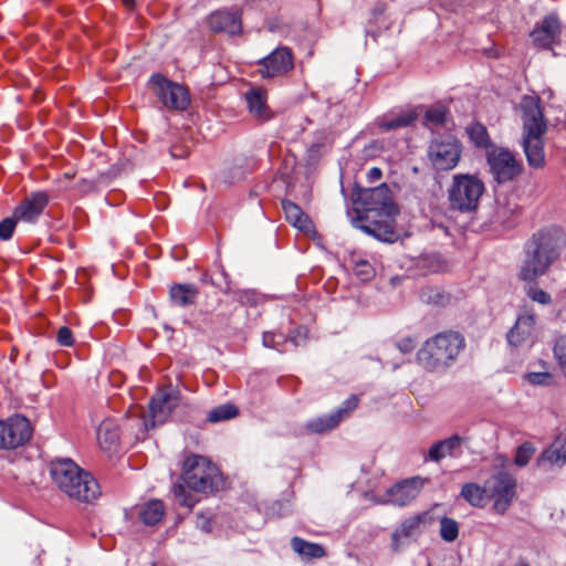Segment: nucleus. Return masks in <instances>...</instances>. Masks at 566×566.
<instances>
[{
	"label": "nucleus",
	"instance_id": "f257e3e1",
	"mask_svg": "<svg viewBox=\"0 0 566 566\" xmlns=\"http://www.w3.org/2000/svg\"><path fill=\"white\" fill-rule=\"evenodd\" d=\"M181 479L185 484H175L174 494L179 504L188 509H191L197 500L187 491L186 486L201 493H212L223 486L219 469L201 455H191L186 459Z\"/></svg>",
	"mask_w": 566,
	"mask_h": 566
},
{
	"label": "nucleus",
	"instance_id": "f03ea898",
	"mask_svg": "<svg viewBox=\"0 0 566 566\" xmlns=\"http://www.w3.org/2000/svg\"><path fill=\"white\" fill-rule=\"evenodd\" d=\"M518 111L522 119V146L528 166L538 169L545 165L544 136L547 123L537 96L522 97Z\"/></svg>",
	"mask_w": 566,
	"mask_h": 566
},
{
	"label": "nucleus",
	"instance_id": "7ed1b4c3",
	"mask_svg": "<svg viewBox=\"0 0 566 566\" xmlns=\"http://www.w3.org/2000/svg\"><path fill=\"white\" fill-rule=\"evenodd\" d=\"M50 474L56 486L70 499L92 503L101 495L99 485L94 476L69 458L52 461Z\"/></svg>",
	"mask_w": 566,
	"mask_h": 566
},
{
	"label": "nucleus",
	"instance_id": "20e7f679",
	"mask_svg": "<svg viewBox=\"0 0 566 566\" xmlns=\"http://www.w3.org/2000/svg\"><path fill=\"white\" fill-rule=\"evenodd\" d=\"M465 347L462 334L447 331L427 339L417 353V360L429 371L449 368Z\"/></svg>",
	"mask_w": 566,
	"mask_h": 566
},
{
	"label": "nucleus",
	"instance_id": "39448f33",
	"mask_svg": "<svg viewBox=\"0 0 566 566\" xmlns=\"http://www.w3.org/2000/svg\"><path fill=\"white\" fill-rule=\"evenodd\" d=\"M525 258L521 265L520 277L534 281L544 275L559 256L557 240L546 231L535 233L525 244Z\"/></svg>",
	"mask_w": 566,
	"mask_h": 566
},
{
	"label": "nucleus",
	"instance_id": "423d86ee",
	"mask_svg": "<svg viewBox=\"0 0 566 566\" xmlns=\"http://www.w3.org/2000/svg\"><path fill=\"white\" fill-rule=\"evenodd\" d=\"M484 191V182L478 176L457 174L448 189L450 207L460 212L475 211Z\"/></svg>",
	"mask_w": 566,
	"mask_h": 566
},
{
	"label": "nucleus",
	"instance_id": "0eeeda50",
	"mask_svg": "<svg viewBox=\"0 0 566 566\" xmlns=\"http://www.w3.org/2000/svg\"><path fill=\"white\" fill-rule=\"evenodd\" d=\"M461 144L453 136L434 138L428 147L431 165L441 171L453 169L461 158Z\"/></svg>",
	"mask_w": 566,
	"mask_h": 566
},
{
	"label": "nucleus",
	"instance_id": "6e6552de",
	"mask_svg": "<svg viewBox=\"0 0 566 566\" xmlns=\"http://www.w3.org/2000/svg\"><path fill=\"white\" fill-rule=\"evenodd\" d=\"M179 403V392L172 387H165L159 389L149 402L150 423L146 419L138 418V422L143 426V430L147 431L156 424L166 422L171 411Z\"/></svg>",
	"mask_w": 566,
	"mask_h": 566
},
{
	"label": "nucleus",
	"instance_id": "1a4fd4ad",
	"mask_svg": "<svg viewBox=\"0 0 566 566\" xmlns=\"http://www.w3.org/2000/svg\"><path fill=\"white\" fill-rule=\"evenodd\" d=\"M486 496L494 501V510L504 514L516 495V481L506 473L499 472L485 482Z\"/></svg>",
	"mask_w": 566,
	"mask_h": 566
},
{
	"label": "nucleus",
	"instance_id": "9d476101",
	"mask_svg": "<svg viewBox=\"0 0 566 566\" xmlns=\"http://www.w3.org/2000/svg\"><path fill=\"white\" fill-rule=\"evenodd\" d=\"M32 436L30 421L23 416L0 420V449L13 450L27 443Z\"/></svg>",
	"mask_w": 566,
	"mask_h": 566
},
{
	"label": "nucleus",
	"instance_id": "9b49d317",
	"mask_svg": "<svg viewBox=\"0 0 566 566\" xmlns=\"http://www.w3.org/2000/svg\"><path fill=\"white\" fill-rule=\"evenodd\" d=\"M488 164L497 182H506L521 174L522 165L507 149L493 148L488 151Z\"/></svg>",
	"mask_w": 566,
	"mask_h": 566
},
{
	"label": "nucleus",
	"instance_id": "f8f14e48",
	"mask_svg": "<svg viewBox=\"0 0 566 566\" xmlns=\"http://www.w3.org/2000/svg\"><path fill=\"white\" fill-rule=\"evenodd\" d=\"M150 82L165 106L182 111L189 105L190 96L182 85L168 81L159 74L153 75Z\"/></svg>",
	"mask_w": 566,
	"mask_h": 566
},
{
	"label": "nucleus",
	"instance_id": "ddd939ff",
	"mask_svg": "<svg viewBox=\"0 0 566 566\" xmlns=\"http://www.w3.org/2000/svg\"><path fill=\"white\" fill-rule=\"evenodd\" d=\"M259 73L263 78L284 75L293 69V55L289 48L275 49L268 56L259 61Z\"/></svg>",
	"mask_w": 566,
	"mask_h": 566
},
{
	"label": "nucleus",
	"instance_id": "4468645a",
	"mask_svg": "<svg viewBox=\"0 0 566 566\" xmlns=\"http://www.w3.org/2000/svg\"><path fill=\"white\" fill-rule=\"evenodd\" d=\"M364 203L367 212H378L391 219L398 213V208L392 202L391 191L386 184L369 189L364 193Z\"/></svg>",
	"mask_w": 566,
	"mask_h": 566
},
{
	"label": "nucleus",
	"instance_id": "2eb2a0df",
	"mask_svg": "<svg viewBox=\"0 0 566 566\" xmlns=\"http://www.w3.org/2000/svg\"><path fill=\"white\" fill-rule=\"evenodd\" d=\"M358 406V397L357 396H350L348 399H346L342 407H339L335 412L328 415V416H321L315 419L310 420L306 423V429L310 432L313 433H323L326 431H329L338 426V423L346 417L349 416V413L356 409Z\"/></svg>",
	"mask_w": 566,
	"mask_h": 566
},
{
	"label": "nucleus",
	"instance_id": "dca6fc26",
	"mask_svg": "<svg viewBox=\"0 0 566 566\" xmlns=\"http://www.w3.org/2000/svg\"><path fill=\"white\" fill-rule=\"evenodd\" d=\"M562 25L559 20L554 14L546 15L541 22L536 24L531 32V38L537 48L551 49L553 45L558 44L560 41Z\"/></svg>",
	"mask_w": 566,
	"mask_h": 566
},
{
	"label": "nucleus",
	"instance_id": "f3484780",
	"mask_svg": "<svg viewBox=\"0 0 566 566\" xmlns=\"http://www.w3.org/2000/svg\"><path fill=\"white\" fill-rule=\"evenodd\" d=\"M242 13L237 7L212 12L208 18V25L213 32H224L237 35L242 30Z\"/></svg>",
	"mask_w": 566,
	"mask_h": 566
},
{
	"label": "nucleus",
	"instance_id": "a211bd4d",
	"mask_svg": "<svg viewBox=\"0 0 566 566\" xmlns=\"http://www.w3.org/2000/svg\"><path fill=\"white\" fill-rule=\"evenodd\" d=\"M424 479L415 476L397 483L395 486L388 490L387 502L398 506H405L409 504L419 495L424 485Z\"/></svg>",
	"mask_w": 566,
	"mask_h": 566
},
{
	"label": "nucleus",
	"instance_id": "6ab92c4d",
	"mask_svg": "<svg viewBox=\"0 0 566 566\" xmlns=\"http://www.w3.org/2000/svg\"><path fill=\"white\" fill-rule=\"evenodd\" d=\"M49 198L43 191H38L27 197L13 212V217L18 221L32 223L41 216L48 206Z\"/></svg>",
	"mask_w": 566,
	"mask_h": 566
},
{
	"label": "nucleus",
	"instance_id": "aec40b11",
	"mask_svg": "<svg viewBox=\"0 0 566 566\" xmlns=\"http://www.w3.org/2000/svg\"><path fill=\"white\" fill-rule=\"evenodd\" d=\"M430 521L431 516L428 511L403 520L399 527H397L392 533V549L398 551L401 547L403 539L416 535L419 532L420 526L430 523Z\"/></svg>",
	"mask_w": 566,
	"mask_h": 566
},
{
	"label": "nucleus",
	"instance_id": "412c9836",
	"mask_svg": "<svg viewBox=\"0 0 566 566\" xmlns=\"http://www.w3.org/2000/svg\"><path fill=\"white\" fill-rule=\"evenodd\" d=\"M565 463L566 432H562L537 459V467L544 470H551L553 468H562Z\"/></svg>",
	"mask_w": 566,
	"mask_h": 566
},
{
	"label": "nucleus",
	"instance_id": "4be33fe9",
	"mask_svg": "<svg viewBox=\"0 0 566 566\" xmlns=\"http://www.w3.org/2000/svg\"><path fill=\"white\" fill-rule=\"evenodd\" d=\"M535 329V315L528 311L520 314L515 325L507 334V342L512 346H520L527 342Z\"/></svg>",
	"mask_w": 566,
	"mask_h": 566
},
{
	"label": "nucleus",
	"instance_id": "5701e85b",
	"mask_svg": "<svg viewBox=\"0 0 566 566\" xmlns=\"http://www.w3.org/2000/svg\"><path fill=\"white\" fill-rule=\"evenodd\" d=\"M249 113L258 122L264 123L272 118L273 114L266 105V92L260 87H253L245 93Z\"/></svg>",
	"mask_w": 566,
	"mask_h": 566
},
{
	"label": "nucleus",
	"instance_id": "b1692460",
	"mask_svg": "<svg viewBox=\"0 0 566 566\" xmlns=\"http://www.w3.org/2000/svg\"><path fill=\"white\" fill-rule=\"evenodd\" d=\"M464 442L465 439L458 434L440 440L430 447L427 459L439 462L448 455L454 457Z\"/></svg>",
	"mask_w": 566,
	"mask_h": 566
},
{
	"label": "nucleus",
	"instance_id": "393cba45",
	"mask_svg": "<svg viewBox=\"0 0 566 566\" xmlns=\"http://www.w3.org/2000/svg\"><path fill=\"white\" fill-rule=\"evenodd\" d=\"M97 441L101 449L113 451L119 442L118 424L114 419H105L97 428Z\"/></svg>",
	"mask_w": 566,
	"mask_h": 566
},
{
	"label": "nucleus",
	"instance_id": "a878e982",
	"mask_svg": "<svg viewBox=\"0 0 566 566\" xmlns=\"http://www.w3.org/2000/svg\"><path fill=\"white\" fill-rule=\"evenodd\" d=\"M282 209L285 213L286 220L295 228L303 232L312 230L311 219L303 212V210L293 201L282 200Z\"/></svg>",
	"mask_w": 566,
	"mask_h": 566
},
{
	"label": "nucleus",
	"instance_id": "bb28decb",
	"mask_svg": "<svg viewBox=\"0 0 566 566\" xmlns=\"http://www.w3.org/2000/svg\"><path fill=\"white\" fill-rule=\"evenodd\" d=\"M421 113L422 106L400 112L395 116L384 118L380 122V127L386 130L396 129L399 127H407L411 125Z\"/></svg>",
	"mask_w": 566,
	"mask_h": 566
},
{
	"label": "nucleus",
	"instance_id": "cd10ccee",
	"mask_svg": "<svg viewBox=\"0 0 566 566\" xmlns=\"http://www.w3.org/2000/svg\"><path fill=\"white\" fill-rule=\"evenodd\" d=\"M171 302L178 306H188L196 302L198 290L192 284H175L169 292Z\"/></svg>",
	"mask_w": 566,
	"mask_h": 566
},
{
	"label": "nucleus",
	"instance_id": "c85d7f7f",
	"mask_svg": "<svg viewBox=\"0 0 566 566\" xmlns=\"http://www.w3.org/2000/svg\"><path fill=\"white\" fill-rule=\"evenodd\" d=\"M164 514L165 506L159 500L148 501L139 510V517L146 525L157 524L161 521Z\"/></svg>",
	"mask_w": 566,
	"mask_h": 566
},
{
	"label": "nucleus",
	"instance_id": "c756f323",
	"mask_svg": "<svg viewBox=\"0 0 566 566\" xmlns=\"http://www.w3.org/2000/svg\"><path fill=\"white\" fill-rule=\"evenodd\" d=\"M360 228L368 234L374 235L378 240L385 242H392L396 240L397 235L394 231V228L389 221H385L384 223L374 222L373 224H364Z\"/></svg>",
	"mask_w": 566,
	"mask_h": 566
},
{
	"label": "nucleus",
	"instance_id": "7c9ffc66",
	"mask_svg": "<svg viewBox=\"0 0 566 566\" xmlns=\"http://www.w3.org/2000/svg\"><path fill=\"white\" fill-rule=\"evenodd\" d=\"M420 300L423 303L444 306L450 302V295L441 287L427 286L420 291Z\"/></svg>",
	"mask_w": 566,
	"mask_h": 566
},
{
	"label": "nucleus",
	"instance_id": "2f4dec72",
	"mask_svg": "<svg viewBox=\"0 0 566 566\" xmlns=\"http://www.w3.org/2000/svg\"><path fill=\"white\" fill-rule=\"evenodd\" d=\"M292 547L297 554L308 558H319L325 555L323 546L306 542L300 537H293Z\"/></svg>",
	"mask_w": 566,
	"mask_h": 566
},
{
	"label": "nucleus",
	"instance_id": "473e14b6",
	"mask_svg": "<svg viewBox=\"0 0 566 566\" xmlns=\"http://www.w3.org/2000/svg\"><path fill=\"white\" fill-rule=\"evenodd\" d=\"M422 112H424L423 125L431 130L446 122L447 108L443 105H433L426 109L422 107Z\"/></svg>",
	"mask_w": 566,
	"mask_h": 566
},
{
	"label": "nucleus",
	"instance_id": "72a5a7b5",
	"mask_svg": "<svg viewBox=\"0 0 566 566\" xmlns=\"http://www.w3.org/2000/svg\"><path fill=\"white\" fill-rule=\"evenodd\" d=\"M461 495L473 506H482L486 496V485L480 486L475 483H468L462 486Z\"/></svg>",
	"mask_w": 566,
	"mask_h": 566
},
{
	"label": "nucleus",
	"instance_id": "f704fd0d",
	"mask_svg": "<svg viewBox=\"0 0 566 566\" xmlns=\"http://www.w3.org/2000/svg\"><path fill=\"white\" fill-rule=\"evenodd\" d=\"M467 134L476 147L486 148L491 144L486 127L480 123L468 126Z\"/></svg>",
	"mask_w": 566,
	"mask_h": 566
},
{
	"label": "nucleus",
	"instance_id": "c9c22d12",
	"mask_svg": "<svg viewBox=\"0 0 566 566\" xmlns=\"http://www.w3.org/2000/svg\"><path fill=\"white\" fill-rule=\"evenodd\" d=\"M238 415V409L232 403H224L211 409L208 413L210 422H220L234 418Z\"/></svg>",
	"mask_w": 566,
	"mask_h": 566
},
{
	"label": "nucleus",
	"instance_id": "e433bc0d",
	"mask_svg": "<svg viewBox=\"0 0 566 566\" xmlns=\"http://www.w3.org/2000/svg\"><path fill=\"white\" fill-rule=\"evenodd\" d=\"M459 523L451 518V517H442L440 520V537L447 542L452 543L454 542L459 536Z\"/></svg>",
	"mask_w": 566,
	"mask_h": 566
},
{
	"label": "nucleus",
	"instance_id": "4c0bfd02",
	"mask_svg": "<svg viewBox=\"0 0 566 566\" xmlns=\"http://www.w3.org/2000/svg\"><path fill=\"white\" fill-rule=\"evenodd\" d=\"M535 452V448L530 442H525L521 444L517 450L514 458V462L517 467H525L530 460L532 459L533 454Z\"/></svg>",
	"mask_w": 566,
	"mask_h": 566
},
{
	"label": "nucleus",
	"instance_id": "58836bf2",
	"mask_svg": "<svg viewBox=\"0 0 566 566\" xmlns=\"http://www.w3.org/2000/svg\"><path fill=\"white\" fill-rule=\"evenodd\" d=\"M554 356L558 366L566 378V337H559L554 346Z\"/></svg>",
	"mask_w": 566,
	"mask_h": 566
},
{
	"label": "nucleus",
	"instance_id": "ea45409f",
	"mask_svg": "<svg viewBox=\"0 0 566 566\" xmlns=\"http://www.w3.org/2000/svg\"><path fill=\"white\" fill-rule=\"evenodd\" d=\"M263 345L268 348H273L277 352H283L284 348L282 345L285 343L284 336L282 334L275 333H264L262 337Z\"/></svg>",
	"mask_w": 566,
	"mask_h": 566
},
{
	"label": "nucleus",
	"instance_id": "a19ab883",
	"mask_svg": "<svg viewBox=\"0 0 566 566\" xmlns=\"http://www.w3.org/2000/svg\"><path fill=\"white\" fill-rule=\"evenodd\" d=\"M526 378L530 384L543 385V386L551 385L554 379L553 375L551 373H548L547 370L538 371V373H535V371L530 373V374H527Z\"/></svg>",
	"mask_w": 566,
	"mask_h": 566
},
{
	"label": "nucleus",
	"instance_id": "79ce46f5",
	"mask_svg": "<svg viewBox=\"0 0 566 566\" xmlns=\"http://www.w3.org/2000/svg\"><path fill=\"white\" fill-rule=\"evenodd\" d=\"M15 220L14 217L12 218H6L0 222V239L1 240H9L12 237L13 230L15 228Z\"/></svg>",
	"mask_w": 566,
	"mask_h": 566
},
{
	"label": "nucleus",
	"instance_id": "37998d69",
	"mask_svg": "<svg viewBox=\"0 0 566 566\" xmlns=\"http://www.w3.org/2000/svg\"><path fill=\"white\" fill-rule=\"evenodd\" d=\"M355 274L361 281H369L374 276L375 272H374L373 266L368 262L363 261V262L357 263L356 269H355Z\"/></svg>",
	"mask_w": 566,
	"mask_h": 566
},
{
	"label": "nucleus",
	"instance_id": "c03bdc74",
	"mask_svg": "<svg viewBox=\"0 0 566 566\" xmlns=\"http://www.w3.org/2000/svg\"><path fill=\"white\" fill-rule=\"evenodd\" d=\"M56 340L61 346H72L74 338L71 329L66 326L60 327L56 334Z\"/></svg>",
	"mask_w": 566,
	"mask_h": 566
},
{
	"label": "nucleus",
	"instance_id": "a18cd8bd",
	"mask_svg": "<svg viewBox=\"0 0 566 566\" xmlns=\"http://www.w3.org/2000/svg\"><path fill=\"white\" fill-rule=\"evenodd\" d=\"M527 295L532 301L537 302L539 304H548L551 302V296L543 290L539 289H530Z\"/></svg>",
	"mask_w": 566,
	"mask_h": 566
},
{
	"label": "nucleus",
	"instance_id": "49530a36",
	"mask_svg": "<svg viewBox=\"0 0 566 566\" xmlns=\"http://www.w3.org/2000/svg\"><path fill=\"white\" fill-rule=\"evenodd\" d=\"M397 347L402 354L411 353L416 347V340L411 337H405L397 343Z\"/></svg>",
	"mask_w": 566,
	"mask_h": 566
},
{
	"label": "nucleus",
	"instance_id": "de8ad7c7",
	"mask_svg": "<svg viewBox=\"0 0 566 566\" xmlns=\"http://www.w3.org/2000/svg\"><path fill=\"white\" fill-rule=\"evenodd\" d=\"M197 525L199 528H201L205 532L211 531V522H210L209 517L205 514H199L197 516Z\"/></svg>",
	"mask_w": 566,
	"mask_h": 566
},
{
	"label": "nucleus",
	"instance_id": "09e8293b",
	"mask_svg": "<svg viewBox=\"0 0 566 566\" xmlns=\"http://www.w3.org/2000/svg\"><path fill=\"white\" fill-rule=\"evenodd\" d=\"M367 176H368L369 181L374 182L381 178L382 171L380 168L373 167L371 169H369Z\"/></svg>",
	"mask_w": 566,
	"mask_h": 566
},
{
	"label": "nucleus",
	"instance_id": "8fccbe9b",
	"mask_svg": "<svg viewBox=\"0 0 566 566\" xmlns=\"http://www.w3.org/2000/svg\"><path fill=\"white\" fill-rule=\"evenodd\" d=\"M123 3L125 7H127L128 9H133L134 6H135V0H123Z\"/></svg>",
	"mask_w": 566,
	"mask_h": 566
},
{
	"label": "nucleus",
	"instance_id": "3c124183",
	"mask_svg": "<svg viewBox=\"0 0 566 566\" xmlns=\"http://www.w3.org/2000/svg\"><path fill=\"white\" fill-rule=\"evenodd\" d=\"M515 566H528L525 562L520 560L515 564Z\"/></svg>",
	"mask_w": 566,
	"mask_h": 566
},
{
	"label": "nucleus",
	"instance_id": "603ef678",
	"mask_svg": "<svg viewBox=\"0 0 566 566\" xmlns=\"http://www.w3.org/2000/svg\"><path fill=\"white\" fill-rule=\"evenodd\" d=\"M171 155H172L174 157H177V156H178L174 150L171 151Z\"/></svg>",
	"mask_w": 566,
	"mask_h": 566
}]
</instances>
